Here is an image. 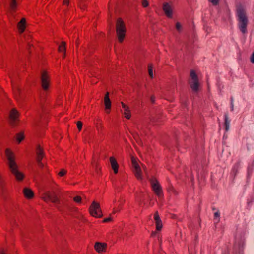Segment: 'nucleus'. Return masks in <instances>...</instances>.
<instances>
[{
  "instance_id": "de8ad7c7",
  "label": "nucleus",
  "mask_w": 254,
  "mask_h": 254,
  "mask_svg": "<svg viewBox=\"0 0 254 254\" xmlns=\"http://www.w3.org/2000/svg\"><path fill=\"white\" fill-rule=\"evenodd\" d=\"M199 178H200V176H199V175H198V179L199 180L200 179Z\"/></svg>"
},
{
  "instance_id": "c756f323",
  "label": "nucleus",
  "mask_w": 254,
  "mask_h": 254,
  "mask_svg": "<svg viewBox=\"0 0 254 254\" xmlns=\"http://www.w3.org/2000/svg\"><path fill=\"white\" fill-rule=\"evenodd\" d=\"M176 30L180 32L182 30V25L179 22H177L175 25Z\"/></svg>"
},
{
  "instance_id": "4be33fe9",
  "label": "nucleus",
  "mask_w": 254,
  "mask_h": 254,
  "mask_svg": "<svg viewBox=\"0 0 254 254\" xmlns=\"http://www.w3.org/2000/svg\"><path fill=\"white\" fill-rule=\"evenodd\" d=\"M230 120L229 119L227 115L225 116V127L226 131H228L229 129Z\"/></svg>"
},
{
  "instance_id": "c85d7f7f",
  "label": "nucleus",
  "mask_w": 254,
  "mask_h": 254,
  "mask_svg": "<svg viewBox=\"0 0 254 254\" xmlns=\"http://www.w3.org/2000/svg\"><path fill=\"white\" fill-rule=\"evenodd\" d=\"M12 86L15 96H18V95L20 94V89L17 87H14L13 85H12Z\"/></svg>"
},
{
  "instance_id": "473e14b6",
  "label": "nucleus",
  "mask_w": 254,
  "mask_h": 254,
  "mask_svg": "<svg viewBox=\"0 0 254 254\" xmlns=\"http://www.w3.org/2000/svg\"><path fill=\"white\" fill-rule=\"evenodd\" d=\"M77 126L78 129L80 131L82 127V123L80 121H78L77 123Z\"/></svg>"
},
{
  "instance_id": "a19ab883",
  "label": "nucleus",
  "mask_w": 254,
  "mask_h": 254,
  "mask_svg": "<svg viewBox=\"0 0 254 254\" xmlns=\"http://www.w3.org/2000/svg\"><path fill=\"white\" fill-rule=\"evenodd\" d=\"M0 254H6L5 251L2 249L0 251Z\"/></svg>"
},
{
  "instance_id": "ea45409f",
  "label": "nucleus",
  "mask_w": 254,
  "mask_h": 254,
  "mask_svg": "<svg viewBox=\"0 0 254 254\" xmlns=\"http://www.w3.org/2000/svg\"><path fill=\"white\" fill-rule=\"evenodd\" d=\"M251 62L252 63L254 64V52L253 53L251 58Z\"/></svg>"
},
{
  "instance_id": "c03bdc74",
  "label": "nucleus",
  "mask_w": 254,
  "mask_h": 254,
  "mask_svg": "<svg viewBox=\"0 0 254 254\" xmlns=\"http://www.w3.org/2000/svg\"><path fill=\"white\" fill-rule=\"evenodd\" d=\"M151 100L152 102H154V98H153V97H152L151 98Z\"/></svg>"
},
{
  "instance_id": "39448f33",
  "label": "nucleus",
  "mask_w": 254,
  "mask_h": 254,
  "mask_svg": "<svg viewBox=\"0 0 254 254\" xmlns=\"http://www.w3.org/2000/svg\"><path fill=\"white\" fill-rule=\"evenodd\" d=\"M150 181L151 187L154 193L159 199H161L163 198V194L162 188L159 184L158 182L154 178H152Z\"/></svg>"
},
{
  "instance_id": "09e8293b",
  "label": "nucleus",
  "mask_w": 254,
  "mask_h": 254,
  "mask_svg": "<svg viewBox=\"0 0 254 254\" xmlns=\"http://www.w3.org/2000/svg\"><path fill=\"white\" fill-rule=\"evenodd\" d=\"M144 171L146 172V169L144 168Z\"/></svg>"
},
{
  "instance_id": "e433bc0d",
  "label": "nucleus",
  "mask_w": 254,
  "mask_h": 254,
  "mask_svg": "<svg viewBox=\"0 0 254 254\" xmlns=\"http://www.w3.org/2000/svg\"><path fill=\"white\" fill-rule=\"evenodd\" d=\"M243 245H244V241L241 240L240 243L238 244V247H239V250H240L241 249L243 248Z\"/></svg>"
},
{
  "instance_id": "20e7f679",
  "label": "nucleus",
  "mask_w": 254,
  "mask_h": 254,
  "mask_svg": "<svg viewBox=\"0 0 254 254\" xmlns=\"http://www.w3.org/2000/svg\"><path fill=\"white\" fill-rule=\"evenodd\" d=\"M190 85L192 90L197 92L199 88L198 79L197 74L194 70H191L190 73Z\"/></svg>"
},
{
  "instance_id": "9b49d317",
  "label": "nucleus",
  "mask_w": 254,
  "mask_h": 254,
  "mask_svg": "<svg viewBox=\"0 0 254 254\" xmlns=\"http://www.w3.org/2000/svg\"><path fill=\"white\" fill-rule=\"evenodd\" d=\"M36 153V160L38 163V165L40 167H43V164L41 161L44 156V155H43V150H42V148L39 146H38L37 147Z\"/></svg>"
},
{
  "instance_id": "2f4dec72",
  "label": "nucleus",
  "mask_w": 254,
  "mask_h": 254,
  "mask_svg": "<svg viewBox=\"0 0 254 254\" xmlns=\"http://www.w3.org/2000/svg\"><path fill=\"white\" fill-rule=\"evenodd\" d=\"M74 200L77 203H80L81 201V197L79 196H76L74 198Z\"/></svg>"
},
{
  "instance_id": "ddd939ff",
  "label": "nucleus",
  "mask_w": 254,
  "mask_h": 254,
  "mask_svg": "<svg viewBox=\"0 0 254 254\" xmlns=\"http://www.w3.org/2000/svg\"><path fill=\"white\" fill-rule=\"evenodd\" d=\"M154 219L155 220L156 229L157 231L161 230L162 227V221L160 219L158 212H156L154 214Z\"/></svg>"
},
{
  "instance_id": "79ce46f5",
  "label": "nucleus",
  "mask_w": 254,
  "mask_h": 254,
  "mask_svg": "<svg viewBox=\"0 0 254 254\" xmlns=\"http://www.w3.org/2000/svg\"><path fill=\"white\" fill-rule=\"evenodd\" d=\"M156 234V232H153L151 234V236H154Z\"/></svg>"
},
{
  "instance_id": "1a4fd4ad",
  "label": "nucleus",
  "mask_w": 254,
  "mask_h": 254,
  "mask_svg": "<svg viewBox=\"0 0 254 254\" xmlns=\"http://www.w3.org/2000/svg\"><path fill=\"white\" fill-rule=\"evenodd\" d=\"M162 8L165 15L168 18H173V8L171 4L165 2L163 3Z\"/></svg>"
},
{
  "instance_id": "5701e85b",
  "label": "nucleus",
  "mask_w": 254,
  "mask_h": 254,
  "mask_svg": "<svg viewBox=\"0 0 254 254\" xmlns=\"http://www.w3.org/2000/svg\"><path fill=\"white\" fill-rule=\"evenodd\" d=\"M16 7V2L15 0H10V8L11 11H14Z\"/></svg>"
},
{
  "instance_id": "58836bf2",
  "label": "nucleus",
  "mask_w": 254,
  "mask_h": 254,
  "mask_svg": "<svg viewBox=\"0 0 254 254\" xmlns=\"http://www.w3.org/2000/svg\"><path fill=\"white\" fill-rule=\"evenodd\" d=\"M112 220L111 218V217H109V218H105L104 220V222H110Z\"/></svg>"
},
{
  "instance_id": "bb28decb",
  "label": "nucleus",
  "mask_w": 254,
  "mask_h": 254,
  "mask_svg": "<svg viewBox=\"0 0 254 254\" xmlns=\"http://www.w3.org/2000/svg\"><path fill=\"white\" fill-rule=\"evenodd\" d=\"M220 213L217 211L214 213V221L215 223H218L219 221V217Z\"/></svg>"
},
{
  "instance_id": "0eeeda50",
  "label": "nucleus",
  "mask_w": 254,
  "mask_h": 254,
  "mask_svg": "<svg viewBox=\"0 0 254 254\" xmlns=\"http://www.w3.org/2000/svg\"><path fill=\"white\" fill-rule=\"evenodd\" d=\"M42 198L45 202H51L55 204L59 202V199L56 195L51 194L49 191L46 192L43 194Z\"/></svg>"
},
{
  "instance_id": "b1692460",
  "label": "nucleus",
  "mask_w": 254,
  "mask_h": 254,
  "mask_svg": "<svg viewBox=\"0 0 254 254\" xmlns=\"http://www.w3.org/2000/svg\"><path fill=\"white\" fill-rule=\"evenodd\" d=\"M124 202V200H121V201H119L118 206H116L115 208H114V213H116V212L120 211V210L121 209L122 205H123Z\"/></svg>"
},
{
  "instance_id": "423d86ee",
  "label": "nucleus",
  "mask_w": 254,
  "mask_h": 254,
  "mask_svg": "<svg viewBox=\"0 0 254 254\" xmlns=\"http://www.w3.org/2000/svg\"><path fill=\"white\" fill-rule=\"evenodd\" d=\"M90 213L94 217H101L102 216L100 204L96 202H93L90 208Z\"/></svg>"
},
{
  "instance_id": "f8f14e48",
  "label": "nucleus",
  "mask_w": 254,
  "mask_h": 254,
  "mask_svg": "<svg viewBox=\"0 0 254 254\" xmlns=\"http://www.w3.org/2000/svg\"><path fill=\"white\" fill-rule=\"evenodd\" d=\"M18 112L15 109H13L11 110L9 114V118L11 124L13 125L16 124L18 121Z\"/></svg>"
},
{
  "instance_id": "c9c22d12",
  "label": "nucleus",
  "mask_w": 254,
  "mask_h": 254,
  "mask_svg": "<svg viewBox=\"0 0 254 254\" xmlns=\"http://www.w3.org/2000/svg\"><path fill=\"white\" fill-rule=\"evenodd\" d=\"M63 4L64 5L68 6L69 4V0H64Z\"/></svg>"
},
{
  "instance_id": "a18cd8bd",
  "label": "nucleus",
  "mask_w": 254,
  "mask_h": 254,
  "mask_svg": "<svg viewBox=\"0 0 254 254\" xmlns=\"http://www.w3.org/2000/svg\"><path fill=\"white\" fill-rule=\"evenodd\" d=\"M231 110H233V104H232V102L231 103Z\"/></svg>"
},
{
  "instance_id": "aec40b11",
  "label": "nucleus",
  "mask_w": 254,
  "mask_h": 254,
  "mask_svg": "<svg viewBox=\"0 0 254 254\" xmlns=\"http://www.w3.org/2000/svg\"><path fill=\"white\" fill-rule=\"evenodd\" d=\"M239 168V164L238 163H237L234 164V165L233 167V168L232 169L231 173L234 175L236 176L237 173L238 172V169Z\"/></svg>"
},
{
  "instance_id": "f704fd0d",
  "label": "nucleus",
  "mask_w": 254,
  "mask_h": 254,
  "mask_svg": "<svg viewBox=\"0 0 254 254\" xmlns=\"http://www.w3.org/2000/svg\"><path fill=\"white\" fill-rule=\"evenodd\" d=\"M148 5V2L146 0H142V5L144 7H146Z\"/></svg>"
},
{
  "instance_id": "6ab92c4d",
  "label": "nucleus",
  "mask_w": 254,
  "mask_h": 254,
  "mask_svg": "<svg viewBox=\"0 0 254 254\" xmlns=\"http://www.w3.org/2000/svg\"><path fill=\"white\" fill-rule=\"evenodd\" d=\"M23 192L25 197L28 199L32 198L33 197L34 193L33 191L27 188H25L23 189Z\"/></svg>"
},
{
  "instance_id": "72a5a7b5",
  "label": "nucleus",
  "mask_w": 254,
  "mask_h": 254,
  "mask_svg": "<svg viewBox=\"0 0 254 254\" xmlns=\"http://www.w3.org/2000/svg\"><path fill=\"white\" fill-rule=\"evenodd\" d=\"M209 1L213 4L214 5H216L218 4L219 0H209Z\"/></svg>"
},
{
  "instance_id": "f3484780",
  "label": "nucleus",
  "mask_w": 254,
  "mask_h": 254,
  "mask_svg": "<svg viewBox=\"0 0 254 254\" xmlns=\"http://www.w3.org/2000/svg\"><path fill=\"white\" fill-rule=\"evenodd\" d=\"M25 19L22 18L17 24V28L20 33H22L25 28Z\"/></svg>"
},
{
  "instance_id": "393cba45",
  "label": "nucleus",
  "mask_w": 254,
  "mask_h": 254,
  "mask_svg": "<svg viewBox=\"0 0 254 254\" xmlns=\"http://www.w3.org/2000/svg\"><path fill=\"white\" fill-rule=\"evenodd\" d=\"M16 139L18 143H19L23 139L24 135L23 133L20 132L16 134Z\"/></svg>"
},
{
  "instance_id": "a878e982",
  "label": "nucleus",
  "mask_w": 254,
  "mask_h": 254,
  "mask_svg": "<svg viewBox=\"0 0 254 254\" xmlns=\"http://www.w3.org/2000/svg\"><path fill=\"white\" fill-rule=\"evenodd\" d=\"M58 50L60 52H65V43L63 42L59 46Z\"/></svg>"
},
{
  "instance_id": "dca6fc26",
  "label": "nucleus",
  "mask_w": 254,
  "mask_h": 254,
  "mask_svg": "<svg viewBox=\"0 0 254 254\" xmlns=\"http://www.w3.org/2000/svg\"><path fill=\"white\" fill-rule=\"evenodd\" d=\"M107 245L105 243H96L95 245L96 250L99 253H102L106 250Z\"/></svg>"
},
{
  "instance_id": "4c0bfd02",
  "label": "nucleus",
  "mask_w": 254,
  "mask_h": 254,
  "mask_svg": "<svg viewBox=\"0 0 254 254\" xmlns=\"http://www.w3.org/2000/svg\"><path fill=\"white\" fill-rule=\"evenodd\" d=\"M252 172V168L250 166H249L248 168V174L249 175Z\"/></svg>"
},
{
  "instance_id": "9d476101",
  "label": "nucleus",
  "mask_w": 254,
  "mask_h": 254,
  "mask_svg": "<svg viewBox=\"0 0 254 254\" xmlns=\"http://www.w3.org/2000/svg\"><path fill=\"white\" fill-rule=\"evenodd\" d=\"M132 164L133 168V172L135 177L138 180H141L142 178V173L139 165L133 159H132Z\"/></svg>"
},
{
  "instance_id": "4468645a",
  "label": "nucleus",
  "mask_w": 254,
  "mask_h": 254,
  "mask_svg": "<svg viewBox=\"0 0 254 254\" xmlns=\"http://www.w3.org/2000/svg\"><path fill=\"white\" fill-rule=\"evenodd\" d=\"M121 104L122 106V113L124 115L125 118L127 119H130L131 115L128 107L123 102H122Z\"/></svg>"
},
{
  "instance_id": "cd10ccee",
  "label": "nucleus",
  "mask_w": 254,
  "mask_h": 254,
  "mask_svg": "<svg viewBox=\"0 0 254 254\" xmlns=\"http://www.w3.org/2000/svg\"><path fill=\"white\" fill-rule=\"evenodd\" d=\"M148 73H149V76L151 78H152L153 77V69H152V65L149 64L148 66Z\"/></svg>"
},
{
  "instance_id": "7ed1b4c3",
  "label": "nucleus",
  "mask_w": 254,
  "mask_h": 254,
  "mask_svg": "<svg viewBox=\"0 0 254 254\" xmlns=\"http://www.w3.org/2000/svg\"><path fill=\"white\" fill-rule=\"evenodd\" d=\"M126 32L125 26L121 18H119L117 21V34L119 40L122 42L125 37Z\"/></svg>"
},
{
  "instance_id": "f257e3e1",
  "label": "nucleus",
  "mask_w": 254,
  "mask_h": 254,
  "mask_svg": "<svg viewBox=\"0 0 254 254\" xmlns=\"http://www.w3.org/2000/svg\"><path fill=\"white\" fill-rule=\"evenodd\" d=\"M5 154L7 160V164L11 172L14 175L17 180L21 181L23 179L24 175L17 169V166L15 161L13 153L9 149H6Z\"/></svg>"
},
{
  "instance_id": "49530a36",
  "label": "nucleus",
  "mask_w": 254,
  "mask_h": 254,
  "mask_svg": "<svg viewBox=\"0 0 254 254\" xmlns=\"http://www.w3.org/2000/svg\"><path fill=\"white\" fill-rule=\"evenodd\" d=\"M138 203H139V205L140 206H141V205H142V202H141V201H139L138 202Z\"/></svg>"
},
{
  "instance_id": "2eb2a0df",
  "label": "nucleus",
  "mask_w": 254,
  "mask_h": 254,
  "mask_svg": "<svg viewBox=\"0 0 254 254\" xmlns=\"http://www.w3.org/2000/svg\"><path fill=\"white\" fill-rule=\"evenodd\" d=\"M110 162L111 163V167L113 169L114 173L115 174L118 173L119 165L116 159L113 157H111L110 158Z\"/></svg>"
},
{
  "instance_id": "7c9ffc66",
  "label": "nucleus",
  "mask_w": 254,
  "mask_h": 254,
  "mask_svg": "<svg viewBox=\"0 0 254 254\" xmlns=\"http://www.w3.org/2000/svg\"><path fill=\"white\" fill-rule=\"evenodd\" d=\"M66 173V171L65 170H64V169H62L58 173V175L61 176V177H62V176H64V175H65Z\"/></svg>"
},
{
  "instance_id": "a211bd4d",
  "label": "nucleus",
  "mask_w": 254,
  "mask_h": 254,
  "mask_svg": "<svg viewBox=\"0 0 254 254\" xmlns=\"http://www.w3.org/2000/svg\"><path fill=\"white\" fill-rule=\"evenodd\" d=\"M104 103L106 107V109L110 110L111 107V102L109 98V92H107L106 94L105 95V98H104Z\"/></svg>"
},
{
  "instance_id": "6e6552de",
  "label": "nucleus",
  "mask_w": 254,
  "mask_h": 254,
  "mask_svg": "<svg viewBox=\"0 0 254 254\" xmlns=\"http://www.w3.org/2000/svg\"><path fill=\"white\" fill-rule=\"evenodd\" d=\"M41 86L44 91H47L49 86V78L47 73L43 71L41 75Z\"/></svg>"
},
{
  "instance_id": "412c9836",
  "label": "nucleus",
  "mask_w": 254,
  "mask_h": 254,
  "mask_svg": "<svg viewBox=\"0 0 254 254\" xmlns=\"http://www.w3.org/2000/svg\"><path fill=\"white\" fill-rule=\"evenodd\" d=\"M167 191L170 194H173L174 195H177L178 194L177 191L176 190L174 189V188L171 185H170L168 187Z\"/></svg>"
},
{
  "instance_id": "f03ea898",
  "label": "nucleus",
  "mask_w": 254,
  "mask_h": 254,
  "mask_svg": "<svg viewBox=\"0 0 254 254\" xmlns=\"http://www.w3.org/2000/svg\"><path fill=\"white\" fill-rule=\"evenodd\" d=\"M237 16L238 17V26L240 30L244 34L247 33L248 19L246 15L245 9L241 5H238L237 7Z\"/></svg>"
},
{
  "instance_id": "37998d69",
  "label": "nucleus",
  "mask_w": 254,
  "mask_h": 254,
  "mask_svg": "<svg viewBox=\"0 0 254 254\" xmlns=\"http://www.w3.org/2000/svg\"><path fill=\"white\" fill-rule=\"evenodd\" d=\"M2 185V179L1 178V177L0 176V186Z\"/></svg>"
}]
</instances>
